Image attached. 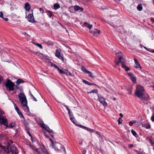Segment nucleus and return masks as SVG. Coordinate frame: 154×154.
Returning <instances> with one entry per match:
<instances>
[{
  "mask_svg": "<svg viewBox=\"0 0 154 154\" xmlns=\"http://www.w3.org/2000/svg\"><path fill=\"white\" fill-rule=\"evenodd\" d=\"M18 96L21 105L24 107H26V110L28 111L29 108L27 105V101L24 94L22 92H20L18 94Z\"/></svg>",
  "mask_w": 154,
  "mask_h": 154,
  "instance_id": "obj_1",
  "label": "nucleus"
},
{
  "mask_svg": "<svg viewBox=\"0 0 154 154\" xmlns=\"http://www.w3.org/2000/svg\"><path fill=\"white\" fill-rule=\"evenodd\" d=\"M2 149L7 153H9L11 152L12 154H18V152L17 148L14 146H11V145L8 147L4 146L3 147Z\"/></svg>",
  "mask_w": 154,
  "mask_h": 154,
  "instance_id": "obj_2",
  "label": "nucleus"
},
{
  "mask_svg": "<svg viewBox=\"0 0 154 154\" xmlns=\"http://www.w3.org/2000/svg\"><path fill=\"white\" fill-rule=\"evenodd\" d=\"M4 83L6 89L8 91H13L15 90V84L10 79H7Z\"/></svg>",
  "mask_w": 154,
  "mask_h": 154,
  "instance_id": "obj_3",
  "label": "nucleus"
},
{
  "mask_svg": "<svg viewBox=\"0 0 154 154\" xmlns=\"http://www.w3.org/2000/svg\"><path fill=\"white\" fill-rule=\"evenodd\" d=\"M144 92L143 87L140 85L137 86L136 90L135 92V95L138 97H140V95Z\"/></svg>",
  "mask_w": 154,
  "mask_h": 154,
  "instance_id": "obj_4",
  "label": "nucleus"
},
{
  "mask_svg": "<svg viewBox=\"0 0 154 154\" xmlns=\"http://www.w3.org/2000/svg\"><path fill=\"white\" fill-rule=\"evenodd\" d=\"M49 152L45 148L44 146L43 145L38 149L37 152V154H48Z\"/></svg>",
  "mask_w": 154,
  "mask_h": 154,
  "instance_id": "obj_5",
  "label": "nucleus"
},
{
  "mask_svg": "<svg viewBox=\"0 0 154 154\" xmlns=\"http://www.w3.org/2000/svg\"><path fill=\"white\" fill-rule=\"evenodd\" d=\"M61 51L60 49H56L55 54V56L60 59H61L63 61H64V58L61 54Z\"/></svg>",
  "mask_w": 154,
  "mask_h": 154,
  "instance_id": "obj_6",
  "label": "nucleus"
},
{
  "mask_svg": "<svg viewBox=\"0 0 154 154\" xmlns=\"http://www.w3.org/2000/svg\"><path fill=\"white\" fill-rule=\"evenodd\" d=\"M98 99L100 102L103 104L104 106H106L107 103L105 101V99L102 97H98Z\"/></svg>",
  "mask_w": 154,
  "mask_h": 154,
  "instance_id": "obj_7",
  "label": "nucleus"
},
{
  "mask_svg": "<svg viewBox=\"0 0 154 154\" xmlns=\"http://www.w3.org/2000/svg\"><path fill=\"white\" fill-rule=\"evenodd\" d=\"M140 99L142 100H147L149 99V97L147 94H145L144 92L140 95V97H139Z\"/></svg>",
  "mask_w": 154,
  "mask_h": 154,
  "instance_id": "obj_8",
  "label": "nucleus"
},
{
  "mask_svg": "<svg viewBox=\"0 0 154 154\" xmlns=\"http://www.w3.org/2000/svg\"><path fill=\"white\" fill-rule=\"evenodd\" d=\"M90 33L92 34L94 36L97 37L100 35V31L97 29H94V31H90Z\"/></svg>",
  "mask_w": 154,
  "mask_h": 154,
  "instance_id": "obj_9",
  "label": "nucleus"
},
{
  "mask_svg": "<svg viewBox=\"0 0 154 154\" xmlns=\"http://www.w3.org/2000/svg\"><path fill=\"white\" fill-rule=\"evenodd\" d=\"M28 20L30 22L32 23H36V21H35L33 16V14H29L28 15Z\"/></svg>",
  "mask_w": 154,
  "mask_h": 154,
  "instance_id": "obj_10",
  "label": "nucleus"
},
{
  "mask_svg": "<svg viewBox=\"0 0 154 154\" xmlns=\"http://www.w3.org/2000/svg\"><path fill=\"white\" fill-rule=\"evenodd\" d=\"M53 146L56 150L57 151L60 150L61 148L62 145L59 143H55L53 144Z\"/></svg>",
  "mask_w": 154,
  "mask_h": 154,
  "instance_id": "obj_11",
  "label": "nucleus"
},
{
  "mask_svg": "<svg viewBox=\"0 0 154 154\" xmlns=\"http://www.w3.org/2000/svg\"><path fill=\"white\" fill-rule=\"evenodd\" d=\"M0 122L1 124L5 126V127L7 126V124L8 123L7 120L6 119L4 118L3 116H2L0 120Z\"/></svg>",
  "mask_w": 154,
  "mask_h": 154,
  "instance_id": "obj_12",
  "label": "nucleus"
},
{
  "mask_svg": "<svg viewBox=\"0 0 154 154\" xmlns=\"http://www.w3.org/2000/svg\"><path fill=\"white\" fill-rule=\"evenodd\" d=\"M119 61L118 62H116V65L119 66V63H122V65L123 64L124 65H125V60L122 57H120L119 58Z\"/></svg>",
  "mask_w": 154,
  "mask_h": 154,
  "instance_id": "obj_13",
  "label": "nucleus"
},
{
  "mask_svg": "<svg viewBox=\"0 0 154 154\" xmlns=\"http://www.w3.org/2000/svg\"><path fill=\"white\" fill-rule=\"evenodd\" d=\"M134 63L136 65L135 66V67L136 68H139L140 69H142V67L140 66V65L139 63L138 62L137 59L135 58L134 59Z\"/></svg>",
  "mask_w": 154,
  "mask_h": 154,
  "instance_id": "obj_14",
  "label": "nucleus"
},
{
  "mask_svg": "<svg viewBox=\"0 0 154 154\" xmlns=\"http://www.w3.org/2000/svg\"><path fill=\"white\" fill-rule=\"evenodd\" d=\"M14 106L15 109L17 111V112L19 114V115L20 116V117H23V115L22 113L20 112V110L19 108H18V106H17L15 104H14Z\"/></svg>",
  "mask_w": 154,
  "mask_h": 154,
  "instance_id": "obj_15",
  "label": "nucleus"
},
{
  "mask_svg": "<svg viewBox=\"0 0 154 154\" xmlns=\"http://www.w3.org/2000/svg\"><path fill=\"white\" fill-rule=\"evenodd\" d=\"M25 8L28 11H29L31 8V6L28 2H27L25 5Z\"/></svg>",
  "mask_w": 154,
  "mask_h": 154,
  "instance_id": "obj_16",
  "label": "nucleus"
},
{
  "mask_svg": "<svg viewBox=\"0 0 154 154\" xmlns=\"http://www.w3.org/2000/svg\"><path fill=\"white\" fill-rule=\"evenodd\" d=\"M69 116L70 117V119L73 122V123L75 125H76V121L75 118L73 116L72 114V113L71 114V115L70 116Z\"/></svg>",
  "mask_w": 154,
  "mask_h": 154,
  "instance_id": "obj_17",
  "label": "nucleus"
},
{
  "mask_svg": "<svg viewBox=\"0 0 154 154\" xmlns=\"http://www.w3.org/2000/svg\"><path fill=\"white\" fill-rule=\"evenodd\" d=\"M74 9L75 11H82L83 10L82 8L77 5L75 6L74 7Z\"/></svg>",
  "mask_w": 154,
  "mask_h": 154,
  "instance_id": "obj_18",
  "label": "nucleus"
},
{
  "mask_svg": "<svg viewBox=\"0 0 154 154\" xmlns=\"http://www.w3.org/2000/svg\"><path fill=\"white\" fill-rule=\"evenodd\" d=\"M142 126L143 127L147 129H149L151 128V125L148 123L143 124Z\"/></svg>",
  "mask_w": 154,
  "mask_h": 154,
  "instance_id": "obj_19",
  "label": "nucleus"
},
{
  "mask_svg": "<svg viewBox=\"0 0 154 154\" xmlns=\"http://www.w3.org/2000/svg\"><path fill=\"white\" fill-rule=\"evenodd\" d=\"M146 140L149 141L150 144L152 146H154V141L150 138L147 137L146 138Z\"/></svg>",
  "mask_w": 154,
  "mask_h": 154,
  "instance_id": "obj_20",
  "label": "nucleus"
},
{
  "mask_svg": "<svg viewBox=\"0 0 154 154\" xmlns=\"http://www.w3.org/2000/svg\"><path fill=\"white\" fill-rule=\"evenodd\" d=\"M87 75L88 76L93 79H94L95 77V76L93 75L91 72L88 70H87Z\"/></svg>",
  "mask_w": 154,
  "mask_h": 154,
  "instance_id": "obj_21",
  "label": "nucleus"
},
{
  "mask_svg": "<svg viewBox=\"0 0 154 154\" xmlns=\"http://www.w3.org/2000/svg\"><path fill=\"white\" fill-rule=\"evenodd\" d=\"M24 82V81L22 80V79H18L16 82V84L17 85H19L21 83Z\"/></svg>",
  "mask_w": 154,
  "mask_h": 154,
  "instance_id": "obj_22",
  "label": "nucleus"
},
{
  "mask_svg": "<svg viewBox=\"0 0 154 154\" xmlns=\"http://www.w3.org/2000/svg\"><path fill=\"white\" fill-rule=\"evenodd\" d=\"M130 79L134 83H135L136 82V77L134 75L131 77Z\"/></svg>",
  "mask_w": 154,
  "mask_h": 154,
  "instance_id": "obj_23",
  "label": "nucleus"
},
{
  "mask_svg": "<svg viewBox=\"0 0 154 154\" xmlns=\"http://www.w3.org/2000/svg\"><path fill=\"white\" fill-rule=\"evenodd\" d=\"M14 127V125L12 123H10L8 125V123L7 124V126H6V127L8 128H12Z\"/></svg>",
  "mask_w": 154,
  "mask_h": 154,
  "instance_id": "obj_24",
  "label": "nucleus"
},
{
  "mask_svg": "<svg viewBox=\"0 0 154 154\" xmlns=\"http://www.w3.org/2000/svg\"><path fill=\"white\" fill-rule=\"evenodd\" d=\"M122 67L123 69H124L125 70V71L127 72L128 71V70H130V69L129 68L127 67L126 66V65L123 64L122 65Z\"/></svg>",
  "mask_w": 154,
  "mask_h": 154,
  "instance_id": "obj_25",
  "label": "nucleus"
},
{
  "mask_svg": "<svg viewBox=\"0 0 154 154\" xmlns=\"http://www.w3.org/2000/svg\"><path fill=\"white\" fill-rule=\"evenodd\" d=\"M14 87L17 90L20 91H21L22 90V86H19V85H15Z\"/></svg>",
  "mask_w": 154,
  "mask_h": 154,
  "instance_id": "obj_26",
  "label": "nucleus"
},
{
  "mask_svg": "<svg viewBox=\"0 0 154 154\" xmlns=\"http://www.w3.org/2000/svg\"><path fill=\"white\" fill-rule=\"evenodd\" d=\"M138 10L140 11H142L143 9V7L141 4H139L137 7Z\"/></svg>",
  "mask_w": 154,
  "mask_h": 154,
  "instance_id": "obj_27",
  "label": "nucleus"
},
{
  "mask_svg": "<svg viewBox=\"0 0 154 154\" xmlns=\"http://www.w3.org/2000/svg\"><path fill=\"white\" fill-rule=\"evenodd\" d=\"M54 8L55 9L57 10L60 7L59 4L57 3H55L54 5Z\"/></svg>",
  "mask_w": 154,
  "mask_h": 154,
  "instance_id": "obj_28",
  "label": "nucleus"
},
{
  "mask_svg": "<svg viewBox=\"0 0 154 154\" xmlns=\"http://www.w3.org/2000/svg\"><path fill=\"white\" fill-rule=\"evenodd\" d=\"M57 70L60 74H66V72L65 71L60 69L59 68H58Z\"/></svg>",
  "mask_w": 154,
  "mask_h": 154,
  "instance_id": "obj_29",
  "label": "nucleus"
},
{
  "mask_svg": "<svg viewBox=\"0 0 154 154\" xmlns=\"http://www.w3.org/2000/svg\"><path fill=\"white\" fill-rule=\"evenodd\" d=\"M57 70L60 74H66V72L65 71L60 69L59 68H58Z\"/></svg>",
  "mask_w": 154,
  "mask_h": 154,
  "instance_id": "obj_30",
  "label": "nucleus"
},
{
  "mask_svg": "<svg viewBox=\"0 0 154 154\" xmlns=\"http://www.w3.org/2000/svg\"><path fill=\"white\" fill-rule=\"evenodd\" d=\"M30 146L31 147L32 149H33V150H35L36 153H37V151H38V149H37V148H36L35 147V146L33 145H30Z\"/></svg>",
  "mask_w": 154,
  "mask_h": 154,
  "instance_id": "obj_31",
  "label": "nucleus"
},
{
  "mask_svg": "<svg viewBox=\"0 0 154 154\" xmlns=\"http://www.w3.org/2000/svg\"><path fill=\"white\" fill-rule=\"evenodd\" d=\"M45 43L48 45H53L54 44V43L53 42L50 41H48L47 42H45Z\"/></svg>",
  "mask_w": 154,
  "mask_h": 154,
  "instance_id": "obj_32",
  "label": "nucleus"
},
{
  "mask_svg": "<svg viewBox=\"0 0 154 154\" xmlns=\"http://www.w3.org/2000/svg\"><path fill=\"white\" fill-rule=\"evenodd\" d=\"M122 52H118V53H117L116 54V57H119V58L120 57H122Z\"/></svg>",
  "mask_w": 154,
  "mask_h": 154,
  "instance_id": "obj_33",
  "label": "nucleus"
},
{
  "mask_svg": "<svg viewBox=\"0 0 154 154\" xmlns=\"http://www.w3.org/2000/svg\"><path fill=\"white\" fill-rule=\"evenodd\" d=\"M64 106L66 107V109L68 110V114L69 115V116H70L71 115V114H72V113L70 112V109L69 108V107L66 106L65 105Z\"/></svg>",
  "mask_w": 154,
  "mask_h": 154,
  "instance_id": "obj_34",
  "label": "nucleus"
},
{
  "mask_svg": "<svg viewBox=\"0 0 154 154\" xmlns=\"http://www.w3.org/2000/svg\"><path fill=\"white\" fill-rule=\"evenodd\" d=\"M51 66H52L54 67L56 69H58V68H59V67L57 66L56 64L52 63H51Z\"/></svg>",
  "mask_w": 154,
  "mask_h": 154,
  "instance_id": "obj_35",
  "label": "nucleus"
},
{
  "mask_svg": "<svg viewBox=\"0 0 154 154\" xmlns=\"http://www.w3.org/2000/svg\"><path fill=\"white\" fill-rule=\"evenodd\" d=\"M29 93L30 94V95L31 96V98L32 99H33V100L35 101H37V100L36 99V98L34 97L33 96V95L32 94V93L30 92V91H29Z\"/></svg>",
  "mask_w": 154,
  "mask_h": 154,
  "instance_id": "obj_36",
  "label": "nucleus"
},
{
  "mask_svg": "<svg viewBox=\"0 0 154 154\" xmlns=\"http://www.w3.org/2000/svg\"><path fill=\"white\" fill-rule=\"evenodd\" d=\"M127 90L128 91V93L129 94H131L132 92V88L131 87L130 88H128Z\"/></svg>",
  "mask_w": 154,
  "mask_h": 154,
  "instance_id": "obj_37",
  "label": "nucleus"
},
{
  "mask_svg": "<svg viewBox=\"0 0 154 154\" xmlns=\"http://www.w3.org/2000/svg\"><path fill=\"white\" fill-rule=\"evenodd\" d=\"M93 25L92 24H90L89 23H87V28H88L89 30H91V28H92Z\"/></svg>",
  "mask_w": 154,
  "mask_h": 154,
  "instance_id": "obj_38",
  "label": "nucleus"
},
{
  "mask_svg": "<svg viewBox=\"0 0 154 154\" xmlns=\"http://www.w3.org/2000/svg\"><path fill=\"white\" fill-rule=\"evenodd\" d=\"M47 14L49 16V17H52V14L51 12L50 11H48L47 12Z\"/></svg>",
  "mask_w": 154,
  "mask_h": 154,
  "instance_id": "obj_39",
  "label": "nucleus"
},
{
  "mask_svg": "<svg viewBox=\"0 0 154 154\" xmlns=\"http://www.w3.org/2000/svg\"><path fill=\"white\" fill-rule=\"evenodd\" d=\"M131 132L132 134L133 135L136 136L137 135V134L136 132L134 131L132 129L131 131Z\"/></svg>",
  "mask_w": 154,
  "mask_h": 154,
  "instance_id": "obj_40",
  "label": "nucleus"
},
{
  "mask_svg": "<svg viewBox=\"0 0 154 154\" xmlns=\"http://www.w3.org/2000/svg\"><path fill=\"white\" fill-rule=\"evenodd\" d=\"M81 69L84 72H87V70L85 67H82L81 68Z\"/></svg>",
  "mask_w": 154,
  "mask_h": 154,
  "instance_id": "obj_41",
  "label": "nucleus"
},
{
  "mask_svg": "<svg viewBox=\"0 0 154 154\" xmlns=\"http://www.w3.org/2000/svg\"><path fill=\"white\" fill-rule=\"evenodd\" d=\"M46 130L49 133H53L54 131L52 130H51L50 129H46Z\"/></svg>",
  "mask_w": 154,
  "mask_h": 154,
  "instance_id": "obj_42",
  "label": "nucleus"
},
{
  "mask_svg": "<svg viewBox=\"0 0 154 154\" xmlns=\"http://www.w3.org/2000/svg\"><path fill=\"white\" fill-rule=\"evenodd\" d=\"M134 122L133 121H131L129 122V125L130 126H132L133 124L135 122Z\"/></svg>",
  "mask_w": 154,
  "mask_h": 154,
  "instance_id": "obj_43",
  "label": "nucleus"
},
{
  "mask_svg": "<svg viewBox=\"0 0 154 154\" xmlns=\"http://www.w3.org/2000/svg\"><path fill=\"white\" fill-rule=\"evenodd\" d=\"M122 119L121 118H119L118 119V124L119 125L120 124H122Z\"/></svg>",
  "mask_w": 154,
  "mask_h": 154,
  "instance_id": "obj_44",
  "label": "nucleus"
},
{
  "mask_svg": "<svg viewBox=\"0 0 154 154\" xmlns=\"http://www.w3.org/2000/svg\"><path fill=\"white\" fill-rule=\"evenodd\" d=\"M90 93H98V91L97 89H94L92 90L91 92H90Z\"/></svg>",
  "mask_w": 154,
  "mask_h": 154,
  "instance_id": "obj_45",
  "label": "nucleus"
},
{
  "mask_svg": "<svg viewBox=\"0 0 154 154\" xmlns=\"http://www.w3.org/2000/svg\"><path fill=\"white\" fill-rule=\"evenodd\" d=\"M36 45L38 47L40 48L41 49H42L43 47L41 44H39L38 43H37L36 44Z\"/></svg>",
  "mask_w": 154,
  "mask_h": 154,
  "instance_id": "obj_46",
  "label": "nucleus"
},
{
  "mask_svg": "<svg viewBox=\"0 0 154 154\" xmlns=\"http://www.w3.org/2000/svg\"><path fill=\"white\" fill-rule=\"evenodd\" d=\"M87 131H89L91 132H92L94 131V130L88 128H87Z\"/></svg>",
  "mask_w": 154,
  "mask_h": 154,
  "instance_id": "obj_47",
  "label": "nucleus"
},
{
  "mask_svg": "<svg viewBox=\"0 0 154 154\" xmlns=\"http://www.w3.org/2000/svg\"><path fill=\"white\" fill-rule=\"evenodd\" d=\"M87 85H96L94 83H90L89 82L87 81Z\"/></svg>",
  "mask_w": 154,
  "mask_h": 154,
  "instance_id": "obj_48",
  "label": "nucleus"
},
{
  "mask_svg": "<svg viewBox=\"0 0 154 154\" xmlns=\"http://www.w3.org/2000/svg\"><path fill=\"white\" fill-rule=\"evenodd\" d=\"M128 75L129 76V77H132L133 75H134V74H132L131 72H128Z\"/></svg>",
  "mask_w": 154,
  "mask_h": 154,
  "instance_id": "obj_49",
  "label": "nucleus"
},
{
  "mask_svg": "<svg viewBox=\"0 0 154 154\" xmlns=\"http://www.w3.org/2000/svg\"><path fill=\"white\" fill-rule=\"evenodd\" d=\"M39 11L42 14H43L44 12L43 9L41 8H39Z\"/></svg>",
  "mask_w": 154,
  "mask_h": 154,
  "instance_id": "obj_50",
  "label": "nucleus"
},
{
  "mask_svg": "<svg viewBox=\"0 0 154 154\" xmlns=\"http://www.w3.org/2000/svg\"><path fill=\"white\" fill-rule=\"evenodd\" d=\"M151 119L152 122H154V115L151 117Z\"/></svg>",
  "mask_w": 154,
  "mask_h": 154,
  "instance_id": "obj_51",
  "label": "nucleus"
},
{
  "mask_svg": "<svg viewBox=\"0 0 154 154\" xmlns=\"http://www.w3.org/2000/svg\"><path fill=\"white\" fill-rule=\"evenodd\" d=\"M3 13L2 12H0V17L2 18H3Z\"/></svg>",
  "mask_w": 154,
  "mask_h": 154,
  "instance_id": "obj_52",
  "label": "nucleus"
},
{
  "mask_svg": "<svg viewBox=\"0 0 154 154\" xmlns=\"http://www.w3.org/2000/svg\"><path fill=\"white\" fill-rule=\"evenodd\" d=\"M66 74L67 75H70V76H72V73L71 72H66Z\"/></svg>",
  "mask_w": 154,
  "mask_h": 154,
  "instance_id": "obj_53",
  "label": "nucleus"
},
{
  "mask_svg": "<svg viewBox=\"0 0 154 154\" xmlns=\"http://www.w3.org/2000/svg\"><path fill=\"white\" fill-rule=\"evenodd\" d=\"M24 124L26 126H27L29 125V123L26 122V121H25L24 122Z\"/></svg>",
  "mask_w": 154,
  "mask_h": 154,
  "instance_id": "obj_54",
  "label": "nucleus"
},
{
  "mask_svg": "<svg viewBox=\"0 0 154 154\" xmlns=\"http://www.w3.org/2000/svg\"><path fill=\"white\" fill-rule=\"evenodd\" d=\"M44 136L46 137L47 138H48V136L47 134V133L46 132H44Z\"/></svg>",
  "mask_w": 154,
  "mask_h": 154,
  "instance_id": "obj_55",
  "label": "nucleus"
},
{
  "mask_svg": "<svg viewBox=\"0 0 154 154\" xmlns=\"http://www.w3.org/2000/svg\"><path fill=\"white\" fill-rule=\"evenodd\" d=\"M27 133L31 137V138H32V135H31V134L28 131H27Z\"/></svg>",
  "mask_w": 154,
  "mask_h": 154,
  "instance_id": "obj_56",
  "label": "nucleus"
},
{
  "mask_svg": "<svg viewBox=\"0 0 154 154\" xmlns=\"http://www.w3.org/2000/svg\"><path fill=\"white\" fill-rule=\"evenodd\" d=\"M147 51H149L150 52L154 53V50H147Z\"/></svg>",
  "mask_w": 154,
  "mask_h": 154,
  "instance_id": "obj_57",
  "label": "nucleus"
},
{
  "mask_svg": "<svg viewBox=\"0 0 154 154\" xmlns=\"http://www.w3.org/2000/svg\"><path fill=\"white\" fill-rule=\"evenodd\" d=\"M150 20L153 23H154V19L153 18H151L150 19Z\"/></svg>",
  "mask_w": 154,
  "mask_h": 154,
  "instance_id": "obj_58",
  "label": "nucleus"
},
{
  "mask_svg": "<svg viewBox=\"0 0 154 154\" xmlns=\"http://www.w3.org/2000/svg\"><path fill=\"white\" fill-rule=\"evenodd\" d=\"M80 127L84 129H86V127L85 126H82V125H80Z\"/></svg>",
  "mask_w": 154,
  "mask_h": 154,
  "instance_id": "obj_59",
  "label": "nucleus"
},
{
  "mask_svg": "<svg viewBox=\"0 0 154 154\" xmlns=\"http://www.w3.org/2000/svg\"><path fill=\"white\" fill-rule=\"evenodd\" d=\"M119 116H120L121 117H120V118H122V117H123V114H122V113H120L119 114Z\"/></svg>",
  "mask_w": 154,
  "mask_h": 154,
  "instance_id": "obj_60",
  "label": "nucleus"
},
{
  "mask_svg": "<svg viewBox=\"0 0 154 154\" xmlns=\"http://www.w3.org/2000/svg\"><path fill=\"white\" fill-rule=\"evenodd\" d=\"M86 152V150L85 149H84L83 151V154H85Z\"/></svg>",
  "mask_w": 154,
  "mask_h": 154,
  "instance_id": "obj_61",
  "label": "nucleus"
},
{
  "mask_svg": "<svg viewBox=\"0 0 154 154\" xmlns=\"http://www.w3.org/2000/svg\"><path fill=\"white\" fill-rule=\"evenodd\" d=\"M129 147L132 148L134 147V145L132 144H130L129 146Z\"/></svg>",
  "mask_w": 154,
  "mask_h": 154,
  "instance_id": "obj_62",
  "label": "nucleus"
},
{
  "mask_svg": "<svg viewBox=\"0 0 154 154\" xmlns=\"http://www.w3.org/2000/svg\"><path fill=\"white\" fill-rule=\"evenodd\" d=\"M83 82L85 84H87V81L85 80L82 79Z\"/></svg>",
  "mask_w": 154,
  "mask_h": 154,
  "instance_id": "obj_63",
  "label": "nucleus"
},
{
  "mask_svg": "<svg viewBox=\"0 0 154 154\" xmlns=\"http://www.w3.org/2000/svg\"><path fill=\"white\" fill-rule=\"evenodd\" d=\"M5 21H7L8 20V18H3Z\"/></svg>",
  "mask_w": 154,
  "mask_h": 154,
  "instance_id": "obj_64",
  "label": "nucleus"
}]
</instances>
